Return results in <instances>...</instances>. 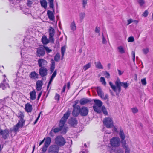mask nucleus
<instances>
[{"label":"nucleus","mask_w":153,"mask_h":153,"mask_svg":"<svg viewBox=\"0 0 153 153\" xmlns=\"http://www.w3.org/2000/svg\"><path fill=\"white\" fill-rule=\"evenodd\" d=\"M49 36H54L55 34V30L54 28L50 27L48 30Z\"/></svg>","instance_id":"obj_24"},{"label":"nucleus","mask_w":153,"mask_h":153,"mask_svg":"<svg viewBox=\"0 0 153 153\" xmlns=\"http://www.w3.org/2000/svg\"><path fill=\"white\" fill-rule=\"evenodd\" d=\"M70 27L71 30L73 31H74L76 30V27L74 21H73L71 23Z\"/></svg>","instance_id":"obj_31"},{"label":"nucleus","mask_w":153,"mask_h":153,"mask_svg":"<svg viewBox=\"0 0 153 153\" xmlns=\"http://www.w3.org/2000/svg\"><path fill=\"white\" fill-rule=\"evenodd\" d=\"M97 91L98 95L101 98L105 100L108 99V95L106 94L105 96H104V94L103 93L102 89L100 87H97Z\"/></svg>","instance_id":"obj_4"},{"label":"nucleus","mask_w":153,"mask_h":153,"mask_svg":"<svg viewBox=\"0 0 153 153\" xmlns=\"http://www.w3.org/2000/svg\"><path fill=\"white\" fill-rule=\"evenodd\" d=\"M55 62L52 60V62H51V65L50 68V70L51 71V73H52L54 70V69H55Z\"/></svg>","instance_id":"obj_32"},{"label":"nucleus","mask_w":153,"mask_h":153,"mask_svg":"<svg viewBox=\"0 0 153 153\" xmlns=\"http://www.w3.org/2000/svg\"><path fill=\"white\" fill-rule=\"evenodd\" d=\"M128 42H133L134 41V39L133 36H130L128 39Z\"/></svg>","instance_id":"obj_52"},{"label":"nucleus","mask_w":153,"mask_h":153,"mask_svg":"<svg viewBox=\"0 0 153 153\" xmlns=\"http://www.w3.org/2000/svg\"><path fill=\"white\" fill-rule=\"evenodd\" d=\"M53 12L50 10H48L47 11V15L50 20L53 21L55 19L54 13V9L53 8Z\"/></svg>","instance_id":"obj_14"},{"label":"nucleus","mask_w":153,"mask_h":153,"mask_svg":"<svg viewBox=\"0 0 153 153\" xmlns=\"http://www.w3.org/2000/svg\"><path fill=\"white\" fill-rule=\"evenodd\" d=\"M127 22H128L127 25H128L131 23L133 22V20L131 19H130L128 20H127Z\"/></svg>","instance_id":"obj_62"},{"label":"nucleus","mask_w":153,"mask_h":153,"mask_svg":"<svg viewBox=\"0 0 153 153\" xmlns=\"http://www.w3.org/2000/svg\"><path fill=\"white\" fill-rule=\"evenodd\" d=\"M119 135L120 138L123 140H124L125 138V135L123 132V130H120Z\"/></svg>","instance_id":"obj_34"},{"label":"nucleus","mask_w":153,"mask_h":153,"mask_svg":"<svg viewBox=\"0 0 153 153\" xmlns=\"http://www.w3.org/2000/svg\"><path fill=\"white\" fill-rule=\"evenodd\" d=\"M54 36H49V38L48 40H49V42L51 43H53L54 42V39L53 37Z\"/></svg>","instance_id":"obj_47"},{"label":"nucleus","mask_w":153,"mask_h":153,"mask_svg":"<svg viewBox=\"0 0 153 153\" xmlns=\"http://www.w3.org/2000/svg\"><path fill=\"white\" fill-rule=\"evenodd\" d=\"M22 125H16L14 126L12 130H11L10 131H13L15 132H17L18 131V129L20 127H22Z\"/></svg>","instance_id":"obj_25"},{"label":"nucleus","mask_w":153,"mask_h":153,"mask_svg":"<svg viewBox=\"0 0 153 153\" xmlns=\"http://www.w3.org/2000/svg\"><path fill=\"white\" fill-rule=\"evenodd\" d=\"M38 64L40 68L42 67H46L47 65L48 62L43 59H39L38 60Z\"/></svg>","instance_id":"obj_9"},{"label":"nucleus","mask_w":153,"mask_h":153,"mask_svg":"<svg viewBox=\"0 0 153 153\" xmlns=\"http://www.w3.org/2000/svg\"><path fill=\"white\" fill-rule=\"evenodd\" d=\"M48 147V146L44 145L42 149V151L43 153L45 152L47 150Z\"/></svg>","instance_id":"obj_54"},{"label":"nucleus","mask_w":153,"mask_h":153,"mask_svg":"<svg viewBox=\"0 0 153 153\" xmlns=\"http://www.w3.org/2000/svg\"><path fill=\"white\" fill-rule=\"evenodd\" d=\"M36 92L35 90H33L31 91L30 94V98L31 100H35L36 98Z\"/></svg>","instance_id":"obj_26"},{"label":"nucleus","mask_w":153,"mask_h":153,"mask_svg":"<svg viewBox=\"0 0 153 153\" xmlns=\"http://www.w3.org/2000/svg\"><path fill=\"white\" fill-rule=\"evenodd\" d=\"M29 76L32 79H38V74L35 71H33L30 73Z\"/></svg>","instance_id":"obj_17"},{"label":"nucleus","mask_w":153,"mask_h":153,"mask_svg":"<svg viewBox=\"0 0 153 153\" xmlns=\"http://www.w3.org/2000/svg\"><path fill=\"white\" fill-rule=\"evenodd\" d=\"M66 50L65 47V46H63L61 48V52L62 56H64V54Z\"/></svg>","instance_id":"obj_48"},{"label":"nucleus","mask_w":153,"mask_h":153,"mask_svg":"<svg viewBox=\"0 0 153 153\" xmlns=\"http://www.w3.org/2000/svg\"><path fill=\"white\" fill-rule=\"evenodd\" d=\"M42 41L44 45H46L49 43V40L45 36H42Z\"/></svg>","instance_id":"obj_20"},{"label":"nucleus","mask_w":153,"mask_h":153,"mask_svg":"<svg viewBox=\"0 0 153 153\" xmlns=\"http://www.w3.org/2000/svg\"><path fill=\"white\" fill-rule=\"evenodd\" d=\"M17 116L20 119V120L17 124H25V121L23 119L24 116L23 113L21 111H19Z\"/></svg>","instance_id":"obj_7"},{"label":"nucleus","mask_w":153,"mask_h":153,"mask_svg":"<svg viewBox=\"0 0 153 153\" xmlns=\"http://www.w3.org/2000/svg\"><path fill=\"white\" fill-rule=\"evenodd\" d=\"M41 113V112H40L37 118V119H36V120H35V121L34 122V124H35L38 121L39 118L40 117V114Z\"/></svg>","instance_id":"obj_63"},{"label":"nucleus","mask_w":153,"mask_h":153,"mask_svg":"<svg viewBox=\"0 0 153 153\" xmlns=\"http://www.w3.org/2000/svg\"><path fill=\"white\" fill-rule=\"evenodd\" d=\"M141 82L142 84L144 85H146V78H144L141 80Z\"/></svg>","instance_id":"obj_55"},{"label":"nucleus","mask_w":153,"mask_h":153,"mask_svg":"<svg viewBox=\"0 0 153 153\" xmlns=\"http://www.w3.org/2000/svg\"><path fill=\"white\" fill-rule=\"evenodd\" d=\"M89 110L86 107L83 106L80 109V114L82 116H86Z\"/></svg>","instance_id":"obj_11"},{"label":"nucleus","mask_w":153,"mask_h":153,"mask_svg":"<svg viewBox=\"0 0 153 153\" xmlns=\"http://www.w3.org/2000/svg\"><path fill=\"white\" fill-rule=\"evenodd\" d=\"M138 2L140 6H142L145 4V1L144 0H139Z\"/></svg>","instance_id":"obj_51"},{"label":"nucleus","mask_w":153,"mask_h":153,"mask_svg":"<svg viewBox=\"0 0 153 153\" xmlns=\"http://www.w3.org/2000/svg\"><path fill=\"white\" fill-rule=\"evenodd\" d=\"M125 153H130L129 149L127 146H125Z\"/></svg>","instance_id":"obj_59"},{"label":"nucleus","mask_w":153,"mask_h":153,"mask_svg":"<svg viewBox=\"0 0 153 153\" xmlns=\"http://www.w3.org/2000/svg\"><path fill=\"white\" fill-rule=\"evenodd\" d=\"M101 107H99L97 106H95L93 105V108L94 111L98 113H100L101 112Z\"/></svg>","instance_id":"obj_21"},{"label":"nucleus","mask_w":153,"mask_h":153,"mask_svg":"<svg viewBox=\"0 0 153 153\" xmlns=\"http://www.w3.org/2000/svg\"><path fill=\"white\" fill-rule=\"evenodd\" d=\"M36 52L38 56L39 57L43 56L45 53L43 47H41L38 48Z\"/></svg>","instance_id":"obj_12"},{"label":"nucleus","mask_w":153,"mask_h":153,"mask_svg":"<svg viewBox=\"0 0 153 153\" xmlns=\"http://www.w3.org/2000/svg\"><path fill=\"white\" fill-rule=\"evenodd\" d=\"M110 144L112 147H118L120 144V141L119 138L113 137L110 140Z\"/></svg>","instance_id":"obj_3"},{"label":"nucleus","mask_w":153,"mask_h":153,"mask_svg":"<svg viewBox=\"0 0 153 153\" xmlns=\"http://www.w3.org/2000/svg\"><path fill=\"white\" fill-rule=\"evenodd\" d=\"M57 74V71L56 70L54 71L53 73L52 74L51 76V77L54 79L55 76H56Z\"/></svg>","instance_id":"obj_57"},{"label":"nucleus","mask_w":153,"mask_h":153,"mask_svg":"<svg viewBox=\"0 0 153 153\" xmlns=\"http://www.w3.org/2000/svg\"><path fill=\"white\" fill-rule=\"evenodd\" d=\"M55 143L59 146H63L66 143L65 139L61 136H58L55 139Z\"/></svg>","instance_id":"obj_2"},{"label":"nucleus","mask_w":153,"mask_h":153,"mask_svg":"<svg viewBox=\"0 0 153 153\" xmlns=\"http://www.w3.org/2000/svg\"><path fill=\"white\" fill-rule=\"evenodd\" d=\"M143 53L144 54H147L149 52V49L148 48H144L142 50Z\"/></svg>","instance_id":"obj_53"},{"label":"nucleus","mask_w":153,"mask_h":153,"mask_svg":"<svg viewBox=\"0 0 153 153\" xmlns=\"http://www.w3.org/2000/svg\"><path fill=\"white\" fill-rule=\"evenodd\" d=\"M118 52L120 54H122L125 53V50L123 46H120L117 47Z\"/></svg>","instance_id":"obj_22"},{"label":"nucleus","mask_w":153,"mask_h":153,"mask_svg":"<svg viewBox=\"0 0 153 153\" xmlns=\"http://www.w3.org/2000/svg\"><path fill=\"white\" fill-rule=\"evenodd\" d=\"M93 100L94 102V105L99 106V107H102L103 103L101 100L98 99H94Z\"/></svg>","instance_id":"obj_19"},{"label":"nucleus","mask_w":153,"mask_h":153,"mask_svg":"<svg viewBox=\"0 0 153 153\" xmlns=\"http://www.w3.org/2000/svg\"><path fill=\"white\" fill-rule=\"evenodd\" d=\"M132 112L133 114H135L138 111V110L136 107H134L131 108Z\"/></svg>","instance_id":"obj_46"},{"label":"nucleus","mask_w":153,"mask_h":153,"mask_svg":"<svg viewBox=\"0 0 153 153\" xmlns=\"http://www.w3.org/2000/svg\"><path fill=\"white\" fill-rule=\"evenodd\" d=\"M49 2V5L50 8H54L53 0H48Z\"/></svg>","instance_id":"obj_40"},{"label":"nucleus","mask_w":153,"mask_h":153,"mask_svg":"<svg viewBox=\"0 0 153 153\" xmlns=\"http://www.w3.org/2000/svg\"><path fill=\"white\" fill-rule=\"evenodd\" d=\"M104 75L105 76V77L108 79L109 78L110 76V75L107 72H105L104 73Z\"/></svg>","instance_id":"obj_60"},{"label":"nucleus","mask_w":153,"mask_h":153,"mask_svg":"<svg viewBox=\"0 0 153 153\" xmlns=\"http://www.w3.org/2000/svg\"><path fill=\"white\" fill-rule=\"evenodd\" d=\"M82 7L85 9L86 6L87 5L88 0H81Z\"/></svg>","instance_id":"obj_36"},{"label":"nucleus","mask_w":153,"mask_h":153,"mask_svg":"<svg viewBox=\"0 0 153 153\" xmlns=\"http://www.w3.org/2000/svg\"><path fill=\"white\" fill-rule=\"evenodd\" d=\"M102 43L103 44H106L107 43V41L105 38L103 34L102 33Z\"/></svg>","instance_id":"obj_42"},{"label":"nucleus","mask_w":153,"mask_h":153,"mask_svg":"<svg viewBox=\"0 0 153 153\" xmlns=\"http://www.w3.org/2000/svg\"><path fill=\"white\" fill-rule=\"evenodd\" d=\"M102 110L104 114L105 115H107L108 114L106 109L105 106H103L102 107Z\"/></svg>","instance_id":"obj_39"},{"label":"nucleus","mask_w":153,"mask_h":153,"mask_svg":"<svg viewBox=\"0 0 153 153\" xmlns=\"http://www.w3.org/2000/svg\"><path fill=\"white\" fill-rule=\"evenodd\" d=\"M25 109L27 112H30L32 110V105L29 103H27L25 105Z\"/></svg>","instance_id":"obj_18"},{"label":"nucleus","mask_w":153,"mask_h":153,"mask_svg":"<svg viewBox=\"0 0 153 153\" xmlns=\"http://www.w3.org/2000/svg\"><path fill=\"white\" fill-rule=\"evenodd\" d=\"M85 12H81L79 14V16L80 19L83 20L85 16Z\"/></svg>","instance_id":"obj_43"},{"label":"nucleus","mask_w":153,"mask_h":153,"mask_svg":"<svg viewBox=\"0 0 153 153\" xmlns=\"http://www.w3.org/2000/svg\"><path fill=\"white\" fill-rule=\"evenodd\" d=\"M73 110L72 112V114L74 116H77L80 114V107L79 105L76 106L75 105H73Z\"/></svg>","instance_id":"obj_8"},{"label":"nucleus","mask_w":153,"mask_h":153,"mask_svg":"<svg viewBox=\"0 0 153 153\" xmlns=\"http://www.w3.org/2000/svg\"><path fill=\"white\" fill-rule=\"evenodd\" d=\"M109 84L111 86V87L114 91L115 92L117 93V86H115L111 82H109Z\"/></svg>","instance_id":"obj_33"},{"label":"nucleus","mask_w":153,"mask_h":153,"mask_svg":"<svg viewBox=\"0 0 153 153\" xmlns=\"http://www.w3.org/2000/svg\"><path fill=\"white\" fill-rule=\"evenodd\" d=\"M149 14V12L148 10H146L142 14V16L144 17H146Z\"/></svg>","instance_id":"obj_50"},{"label":"nucleus","mask_w":153,"mask_h":153,"mask_svg":"<svg viewBox=\"0 0 153 153\" xmlns=\"http://www.w3.org/2000/svg\"><path fill=\"white\" fill-rule=\"evenodd\" d=\"M92 101L91 99H89L85 98L81 99L79 101V103L80 105H83L90 103Z\"/></svg>","instance_id":"obj_13"},{"label":"nucleus","mask_w":153,"mask_h":153,"mask_svg":"<svg viewBox=\"0 0 153 153\" xmlns=\"http://www.w3.org/2000/svg\"><path fill=\"white\" fill-rule=\"evenodd\" d=\"M95 32V33H99L100 32V28L99 27H98L97 26L96 27Z\"/></svg>","instance_id":"obj_61"},{"label":"nucleus","mask_w":153,"mask_h":153,"mask_svg":"<svg viewBox=\"0 0 153 153\" xmlns=\"http://www.w3.org/2000/svg\"><path fill=\"white\" fill-rule=\"evenodd\" d=\"M100 81L102 82V84L104 85H106V82L104 77H101L100 78Z\"/></svg>","instance_id":"obj_44"},{"label":"nucleus","mask_w":153,"mask_h":153,"mask_svg":"<svg viewBox=\"0 0 153 153\" xmlns=\"http://www.w3.org/2000/svg\"><path fill=\"white\" fill-rule=\"evenodd\" d=\"M104 124H112L113 123L111 118L109 117H106L104 118L103 120Z\"/></svg>","instance_id":"obj_15"},{"label":"nucleus","mask_w":153,"mask_h":153,"mask_svg":"<svg viewBox=\"0 0 153 153\" xmlns=\"http://www.w3.org/2000/svg\"><path fill=\"white\" fill-rule=\"evenodd\" d=\"M117 88L118 89V93H120L121 91V86L123 87L125 89L128 87L129 84L126 82H121L119 79H117L115 83Z\"/></svg>","instance_id":"obj_1"},{"label":"nucleus","mask_w":153,"mask_h":153,"mask_svg":"<svg viewBox=\"0 0 153 153\" xmlns=\"http://www.w3.org/2000/svg\"><path fill=\"white\" fill-rule=\"evenodd\" d=\"M106 127L108 128H110L112 127L113 128L112 130L114 132H117V129L115 127H114V125H106Z\"/></svg>","instance_id":"obj_41"},{"label":"nucleus","mask_w":153,"mask_h":153,"mask_svg":"<svg viewBox=\"0 0 153 153\" xmlns=\"http://www.w3.org/2000/svg\"><path fill=\"white\" fill-rule=\"evenodd\" d=\"M91 63H89L85 65H84L83 67V70L84 71H86L91 66Z\"/></svg>","instance_id":"obj_37"},{"label":"nucleus","mask_w":153,"mask_h":153,"mask_svg":"<svg viewBox=\"0 0 153 153\" xmlns=\"http://www.w3.org/2000/svg\"><path fill=\"white\" fill-rule=\"evenodd\" d=\"M118 72L119 75H121L123 73V71H120V70H118Z\"/></svg>","instance_id":"obj_64"},{"label":"nucleus","mask_w":153,"mask_h":153,"mask_svg":"<svg viewBox=\"0 0 153 153\" xmlns=\"http://www.w3.org/2000/svg\"><path fill=\"white\" fill-rule=\"evenodd\" d=\"M42 85L43 82L42 81L39 80L37 81L36 84V88L37 90L38 91L41 90Z\"/></svg>","instance_id":"obj_16"},{"label":"nucleus","mask_w":153,"mask_h":153,"mask_svg":"<svg viewBox=\"0 0 153 153\" xmlns=\"http://www.w3.org/2000/svg\"><path fill=\"white\" fill-rule=\"evenodd\" d=\"M59 95L57 93H56L55 97V100L59 101Z\"/></svg>","instance_id":"obj_58"},{"label":"nucleus","mask_w":153,"mask_h":153,"mask_svg":"<svg viewBox=\"0 0 153 153\" xmlns=\"http://www.w3.org/2000/svg\"><path fill=\"white\" fill-rule=\"evenodd\" d=\"M59 147L56 145H53L51 146L48 149V152L49 153H58Z\"/></svg>","instance_id":"obj_10"},{"label":"nucleus","mask_w":153,"mask_h":153,"mask_svg":"<svg viewBox=\"0 0 153 153\" xmlns=\"http://www.w3.org/2000/svg\"><path fill=\"white\" fill-rule=\"evenodd\" d=\"M60 59V54L59 53H57L56 54L54 57V60L55 61L57 62H59V61Z\"/></svg>","instance_id":"obj_35"},{"label":"nucleus","mask_w":153,"mask_h":153,"mask_svg":"<svg viewBox=\"0 0 153 153\" xmlns=\"http://www.w3.org/2000/svg\"><path fill=\"white\" fill-rule=\"evenodd\" d=\"M52 130H53V132L56 133L59 131H60V127L58 128H53Z\"/></svg>","instance_id":"obj_49"},{"label":"nucleus","mask_w":153,"mask_h":153,"mask_svg":"<svg viewBox=\"0 0 153 153\" xmlns=\"http://www.w3.org/2000/svg\"><path fill=\"white\" fill-rule=\"evenodd\" d=\"M32 4V1L30 0H28L27 1V5L29 7H31Z\"/></svg>","instance_id":"obj_56"},{"label":"nucleus","mask_w":153,"mask_h":153,"mask_svg":"<svg viewBox=\"0 0 153 153\" xmlns=\"http://www.w3.org/2000/svg\"><path fill=\"white\" fill-rule=\"evenodd\" d=\"M5 80V79L4 80L3 83H1L0 85V88H2L3 90H4L5 88L6 87H9V84L8 83H4Z\"/></svg>","instance_id":"obj_27"},{"label":"nucleus","mask_w":153,"mask_h":153,"mask_svg":"<svg viewBox=\"0 0 153 153\" xmlns=\"http://www.w3.org/2000/svg\"><path fill=\"white\" fill-rule=\"evenodd\" d=\"M96 67L99 69H103V68L100 62L99 61L94 63Z\"/></svg>","instance_id":"obj_28"},{"label":"nucleus","mask_w":153,"mask_h":153,"mask_svg":"<svg viewBox=\"0 0 153 153\" xmlns=\"http://www.w3.org/2000/svg\"><path fill=\"white\" fill-rule=\"evenodd\" d=\"M43 48H44V50L45 49V50L46 52L48 53H49L52 51V50L49 49L48 47L43 46Z\"/></svg>","instance_id":"obj_45"},{"label":"nucleus","mask_w":153,"mask_h":153,"mask_svg":"<svg viewBox=\"0 0 153 153\" xmlns=\"http://www.w3.org/2000/svg\"><path fill=\"white\" fill-rule=\"evenodd\" d=\"M41 6L45 9H46L47 6V3L46 0H42L40 1Z\"/></svg>","instance_id":"obj_30"},{"label":"nucleus","mask_w":153,"mask_h":153,"mask_svg":"<svg viewBox=\"0 0 153 153\" xmlns=\"http://www.w3.org/2000/svg\"><path fill=\"white\" fill-rule=\"evenodd\" d=\"M45 141L44 145L48 147L51 142V138L48 137L45 138Z\"/></svg>","instance_id":"obj_29"},{"label":"nucleus","mask_w":153,"mask_h":153,"mask_svg":"<svg viewBox=\"0 0 153 153\" xmlns=\"http://www.w3.org/2000/svg\"><path fill=\"white\" fill-rule=\"evenodd\" d=\"M60 127V132L62 134H64L66 133L67 131V128L65 125H62Z\"/></svg>","instance_id":"obj_23"},{"label":"nucleus","mask_w":153,"mask_h":153,"mask_svg":"<svg viewBox=\"0 0 153 153\" xmlns=\"http://www.w3.org/2000/svg\"><path fill=\"white\" fill-rule=\"evenodd\" d=\"M48 69L46 67H42L39 69V75L42 77L46 76L48 74Z\"/></svg>","instance_id":"obj_6"},{"label":"nucleus","mask_w":153,"mask_h":153,"mask_svg":"<svg viewBox=\"0 0 153 153\" xmlns=\"http://www.w3.org/2000/svg\"><path fill=\"white\" fill-rule=\"evenodd\" d=\"M71 124H76L78 123L76 119L75 118H72L71 119Z\"/></svg>","instance_id":"obj_38"},{"label":"nucleus","mask_w":153,"mask_h":153,"mask_svg":"<svg viewBox=\"0 0 153 153\" xmlns=\"http://www.w3.org/2000/svg\"><path fill=\"white\" fill-rule=\"evenodd\" d=\"M71 113V111L68 110L65 114L63 116L61 119L60 123L61 124H65L66 122L67 119L69 117Z\"/></svg>","instance_id":"obj_5"}]
</instances>
